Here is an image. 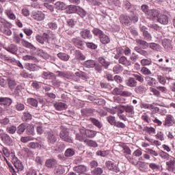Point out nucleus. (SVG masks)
I'll return each instance as SVG.
<instances>
[{"mask_svg": "<svg viewBox=\"0 0 175 175\" xmlns=\"http://www.w3.org/2000/svg\"><path fill=\"white\" fill-rule=\"evenodd\" d=\"M95 65H96V63H95V61L94 60H87L83 63V66H85V68H94Z\"/></svg>", "mask_w": 175, "mask_h": 175, "instance_id": "72a5a7b5", "label": "nucleus"}, {"mask_svg": "<svg viewBox=\"0 0 175 175\" xmlns=\"http://www.w3.org/2000/svg\"><path fill=\"white\" fill-rule=\"evenodd\" d=\"M106 167L109 170H112V172H115V173H118L120 172V169H118V167L117 166V164L113 161H107L106 162Z\"/></svg>", "mask_w": 175, "mask_h": 175, "instance_id": "1a4fd4ad", "label": "nucleus"}, {"mask_svg": "<svg viewBox=\"0 0 175 175\" xmlns=\"http://www.w3.org/2000/svg\"><path fill=\"white\" fill-rule=\"evenodd\" d=\"M55 163H57V162L55 161V159H50L46 160V166L47 167H54V166H55Z\"/></svg>", "mask_w": 175, "mask_h": 175, "instance_id": "c03bdc74", "label": "nucleus"}, {"mask_svg": "<svg viewBox=\"0 0 175 175\" xmlns=\"http://www.w3.org/2000/svg\"><path fill=\"white\" fill-rule=\"evenodd\" d=\"M103 173V170H102V168L100 167L96 168L92 171L93 175H100Z\"/></svg>", "mask_w": 175, "mask_h": 175, "instance_id": "774afa93", "label": "nucleus"}, {"mask_svg": "<svg viewBox=\"0 0 175 175\" xmlns=\"http://www.w3.org/2000/svg\"><path fill=\"white\" fill-rule=\"evenodd\" d=\"M8 83L9 88L11 90H14V88H16V85H17V83H16V81L12 79H8Z\"/></svg>", "mask_w": 175, "mask_h": 175, "instance_id": "79ce46f5", "label": "nucleus"}, {"mask_svg": "<svg viewBox=\"0 0 175 175\" xmlns=\"http://www.w3.org/2000/svg\"><path fill=\"white\" fill-rule=\"evenodd\" d=\"M122 91H124V86L120 85L119 88H116L113 90L112 94L113 95H121Z\"/></svg>", "mask_w": 175, "mask_h": 175, "instance_id": "c85d7f7f", "label": "nucleus"}, {"mask_svg": "<svg viewBox=\"0 0 175 175\" xmlns=\"http://www.w3.org/2000/svg\"><path fill=\"white\" fill-rule=\"evenodd\" d=\"M84 143L86 146H88V147H93L94 148L98 147V143L94 140L86 139L84 140Z\"/></svg>", "mask_w": 175, "mask_h": 175, "instance_id": "393cba45", "label": "nucleus"}, {"mask_svg": "<svg viewBox=\"0 0 175 175\" xmlns=\"http://www.w3.org/2000/svg\"><path fill=\"white\" fill-rule=\"evenodd\" d=\"M38 55H40V57H42L44 59H49V58H51L50 55H49L47 53L43 51L42 50H40L38 51Z\"/></svg>", "mask_w": 175, "mask_h": 175, "instance_id": "49530a36", "label": "nucleus"}, {"mask_svg": "<svg viewBox=\"0 0 175 175\" xmlns=\"http://www.w3.org/2000/svg\"><path fill=\"white\" fill-rule=\"evenodd\" d=\"M98 61H99L100 64H101V65H103V66H104V68H109V65H110V64L109 63V62L106 61V59L105 58L99 57Z\"/></svg>", "mask_w": 175, "mask_h": 175, "instance_id": "a18cd8bd", "label": "nucleus"}, {"mask_svg": "<svg viewBox=\"0 0 175 175\" xmlns=\"http://www.w3.org/2000/svg\"><path fill=\"white\" fill-rule=\"evenodd\" d=\"M169 16L163 14H159L157 18L158 23L162 24L163 25H167V24H169Z\"/></svg>", "mask_w": 175, "mask_h": 175, "instance_id": "20e7f679", "label": "nucleus"}, {"mask_svg": "<svg viewBox=\"0 0 175 175\" xmlns=\"http://www.w3.org/2000/svg\"><path fill=\"white\" fill-rule=\"evenodd\" d=\"M65 149V145L62 142H58L56 145L55 151H58V152H61L64 151Z\"/></svg>", "mask_w": 175, "mask_h": 175, "instance_id": "de8ad7c7", "label": "nucleus"}, {"mask_svg": "<svg viewBox=\"0 0 175 175\" xmlns=\"http://www.w3.org/2000/svg\"><path fill=\"white\" fill-rule=\"evenodd\" d=\"M5 50H7V51H9V53H12V54H14V53L17 51V46L12 44L8 47L5 48Z\"/></svg>", "mask_w": 175, "mask_h": 175, "instance_id": "58836bf2", "label": "nucleus"}, {"mask_svg": "<svg viewBox=\"0 0 175 175\" xmlns=\"http://www.w3.org/2000/svg\"><path fill=\"white\" fill-rule=\"evenodd\" d=\"M23 59H24V61H34L35 62H36V61H38L36 57H35L32 55H28L23 56Z\"/></svg>", "mask_w": 175, "mask_h": 175, "instance_id": "13d9d810", "label": "nucleus"}, {"mask_svg": "<svg viewBox=\"0 0 175 175\" xmlns=\"http://www.w3.org/2000/svg\"><path fill=\"white\" fill-rule=\"evenodd\" d=\"M122 71V66H121L120 65H116L113 68V72L116 75L118 73H121Z\"/></svg>", "mask_w": 175, "mask_h": 175, "instance_id": "680f3d73", "label": "nucleus"}, {"mask_svg": "<svg viewBox=\"0 0 175 175\" xmlns=\"http://www.w3.org/2000/svg\"><path fill=\"white\" fill-rule=\"evenodd\" d=\"M14 166L18 170V172H21V170H24V165H23V163L20 161V160L16 159L14 161Z\"/></svg>", "mask_w": 175, "mask_h": 175, "instance_id": "6ab92c4d", "label": "nucleus"}, {"mask_svg": "<svg viewBox=\"0 0 175 175\" xmlns=\"http://www.w3.org/2000/svg\"><path fill=\"white\" fill-rule=\"evenodd\" d=\"M92 33L96 36H99V38H100L102 36V35H103V31H102L100 29H99L98 28L93 29Z\"/></svg>", "mask_w": 175, "mask_h": 175, "instance_id": "0e129e2a", "label": "nucleus"}, {"mask_svg": "<svg viewBox=\"0 0 175 175\" xmlns=\"http://www.w3.org/2000/svg\"><path fill=\"white\" fill-rule=\"evenodd\" d=\"M25 69L27 70H30V72H35L36 70H39V66L36 64H32L29 63H27L25 66Z\"/></svg>", "mask_w": 175, "mask_h": 175, "instance_id": "a211bd4d", "label": "nucleus"}, {"mask_svg": "<svg viewBox=\"0 0 175 175\" xmlns=\"http://www.w3.org/2000/svg\"><path fill=\"white\" fill-rule=\"evenodd\" d=\"M136 42L139 44H141V46H142L143 49H148L150 46V44H148L147 42H146L144 40H142L140 39H137Z\"/></svg>", "mask_w": 175, "mask_h": 175, "instance_id": "37998d69", "label": "nucleus"}, {"mask_svg": "<svg viewBox=\"0 0 175 175\" xmlns=\"http://www.w3.org/2000/svg\"><path fill=\"white\" fill-rule=\"evenodd\" d=\"M5 14L10 18V20H16V15L14 14V12H13V10H12L11 8H8L5 10Z\"/></svg>", "mask_w": 175, "mask_h": 175, "instance_id": "b1692460", "label": "nucleus"}, {"mask_svg": "<svg viewBox=\"0 0 175 175\" xmlns=\"http://www.w3.org/2000/svg\"><path fill=\"white\" fill-rule=\"evenodd\" d=\"M119 62L122 64V65H124L125 66H130L131 65V62H128L125 56L121 57L119 59Z\"/></svg>", "mask_w": 175, "mask_h": 175, "instance_id": "4c0bfd02", "label": "nucleus"}, {"mask_svg": "<svg viewBox=\"0 0 175 175\" xmlns=\"http://www.w3.org/2000/svg\"><path fill=\"white\" fill-rule=\"evenodd\" d=\"M32 17L34 20H36V21H43L45 16L41 11H36L32 12Z\"/></svg>", "mask_w": 175, "mask_h": 175, "instance_id": "423d86ee", "label": "nucleus"}, {"mask_svg": "<svg viewBox=\"0 0 175 175\" xmlns=\"http://www.w3.org/2000/svg\"><path fill=\"white\" fill-rule=\"evenodd\" d=\"M21 44L24 47H27V49H31V50H33L35 49V46L31 42H29L28 41L22 39L21 40Z\"/></svg>", "mask_w": 175, "mask_h": 175, "instance_id": "7c9ffc66", "label": "nucleus"}, {"mask_svg": "<svg viewBox=\"0 0 175 175\" xmlns=\"http://www.w3.org/2000/svg\"><path fill=\"white\" fill-rule=\"evenodd\" d=\"M149 47L155 51H159L160 50L159 44L154 42L149 43Z\"/></svg>", "mask_w": 175, "mask_h": 175, "instance_id": "6e6d98bb", "label": "nucleus"}, {"mask_svg": "<svg viewBox=\"0 0 175 175\" xmlns=\"http://www.w3.org/2000/svg\"><path fill=\"white\" fill-rule=\"evenodd\" d=\"M146 16L148 18H150V20H155L157 17L158 18L159 16V11L155 9L150 10L146 14Z\"/></svg>", "mask_w": 175, "mask_h": 175, "instance_id": "39448f33", "label": "nucleus"}, {"mask_svg": "<svg viewBox=\"0 0 175 175\" xmlns=\"http://www.w3.org/2000/svg\"><path fill=\"white\" fill-rule=\"evenodd\" d=\"M141 109H147L148 110H150L152 109V104H147L146 103H140Z\"/></svg>", "mask_w": 175, "mask_h": 175, "instance_id": "052dcab7", "label": "nucleus"}, {"mask_svg": "<svg viewBox=\"0 0 175 175\" xmlns=\"http://www.w3.org/2000/svg\"><path fill=\"white\" fill-rule=\"evenodd\" d=\"M170 159V161L166 162L167 170H169V172H175V159L172 157Z\"/></svg>", "mask_w": 175, "mask_h": 175, "instance_id": "9d476101", "label": "nucleus"}, {"mask_svg": "<svg viewBox=\"0 0 175 175\" xmlns=\"http://www.w3.org/2000/svg\"><path fill=\"white\" fill-rule=\"evenodd\" d=\"M12 98L8 97H1L0 98V105L1 106H10L12 105Z\"/></svg>", "mask_w": 175, "mask_h": 175, "instance_id": "4468645a", "label": "nucleus"}, {"mask_svg": "<svg viewBox=\"0 0 175 175\" xmlns=\"http://www.w3.org/2000/svg\"><path fill=\"white\" fill-rule=\"evenodd\" d=\"M120 109L121 108H120V107L116 106L112 108H107V111H108V113H110V114H116V113L118 114V111H120Z\"/></svg>", "mask_w": 175, "mask_h": 175, "instance_id": "c9c22d12", "label": "nucleus"}, {"mask_svg": "<svg viewBox=\"0 0 175 175\" xmlns=\"http://www.w3.org/2000/svg\"><path fill=\"white\" fill-rule=\"evenodd\" d=\"M55 8L57 9V10H66V9H68L66 4L62 1L56 2L55 3Z\"/></svg>", "mask_w": 175, "mask_h": 175, "instance_id": "f3484780", "label": "nucleus"}, {"mask_svg": "<svg viewBox=\"0 0 175 175\" xmlns=\"http://www.w3.org/2000/svg\"><path fill=\"white\" fill-rule=\"evenodd\" d=\"M118 117L120 118V120H122V121H128L126 116L124 114V110H122V109L118 111Z\"/></svg>", "mask_w": 175, "mask_h": 175, "instance_id": "f704fd0d", "label": "nucleus"}, {"mask_svg": "<svg viewBox=\"0 0 175 175\" xmlns=\"http://www.w3.org/2000/svg\"><path fill=\"white\" fill-rule=\"evenodd\" d=\"M122 108L129 117H133V116H135V108L133 107V105H123Z\"/></svg>", "mask_w": 175, "mask_h": 175, "instance_id": "6e6552de", "label": "nucleus"}, {"mask_svg": "<svg viewBox=\"0 0 175 175\" xmlns=\"http://www.w3.org/2000/svg\"><path fill=\"white\" fill-rule=\"evenodd\" d=\"M27 134L31 135V136H35V127L32 124H27Z\"/></svg>", "mask_w": 175, "mask_h": 175, "instance_id": "a878e982", "label": "nucleus"}, {"mask_svg": "<svg viewBox=\"0 0 175 175\" xmlns=\"http://www.w3.org/2000/svg\"><path fill=\"white\" fill-rule=\"evenodd\" d=\"M126 85L128 87H131V88L133 87H136L137 85V81L134 78L130 77L125 81Z\"/></svg>", "mask_w": 175, "mask_h": 175, "instance_id": "2eb2a0df", "label": "nucleus"}, {"mask_svg": "<svg viewBox=\"0 0 175 175\" xmlns=\"http://www.w3.org/2000/svg\"><path fill=\"white\" fill-rule=\"evenodd\" d=\"M159 155L160 157H161L162 159H166L167 161H169V159H171V158H173V157H172L170 154H169V153H167L163 150H161L159 152Z\"/></svg>", "mask_w": 175, "mask_h": 175, "instance_id": "4be33fe9", "label": "nucleus"}, {"mask_svg": "<svg viewBox=\"0 0 175 175\" xmlns=\"http://www.w3.org/2000/svg\"><path fill=\"white\" fill-rule=\"evenodd\" d=\"M49 29H52V31H55L58 28V25L54 22H50L47 24Z\"/></svg>", "mask_w": 175, "mask_h": 175, "instance_id": "e2e57ef3", "label": "nucleus"}, {"mask_svg": "<svg viewBox=\"0 0 175 175\" xmlns=\"http://www.w3.org/2000/svg\"><path fill=\"white\" fill-rule=\"evenodd\" d=\"M47 142L49 144H54L57 142V136H55V134H54V132L53 131H49L47 132Z\"/></svg>", "mask_w": 175, "mask_h": 175, "instance_id": "0eeeda50", "label": "nucleus"}, {"mask_svg": "<svg viewBox=\"0 0 175 175\" xmlns=\"http://www.w3.org/2000/svg\"><path fill=\"white\" fill-rule=\"evenodd\" d=\"M40 146V144H39V143H38V142H29L27 144V147L29 148H32L33 150L39 148Z\"/></svg>", "mask_w": 175, "mask_h": 175, "instance_id": "864d4df0", "label": "nucleus"}, {"mask_svg": "<svg viewBox=\"0 0 175 175\" xmlns=\"http://www.w3.org/2000/svg\"><path fill=\"white\" fill-rule=\"evenodd\" d=\"M81 36L83 39H92V35H91V32L88 29H84L82 31H81Z\"/></svg>", "mask_w": 175, "mask_h": 175, "instance_id": "412c9836", "label": "nucleus"}, {"mask_svg": "<svg viewBox=\"0 0 175 175\" xmlns=\"http://www.w3.org/2000/svg\"><path fill=\"white\" fill-rule=\"evenodd\" d=\"M22 118L23 121H28L29 120H32V115L28 112H25Z\"/></svg>", "mask_w": 175, "mask_h": 175, "instance_id": "338daca9", "label": "nucleus"}, {"mask_svg": "<svg viewBox=\"0 0 175 175\" xmlns=\"http://www.w3.org/2000/svg\"><path fill=\"white\" fill-rule=\"evenodd\" d=\"M73 170L74 172H76V173H79V174H81L87 172V167H85V165H77L74 167Z\"/></svg>", "mask_w": 175, "mask_h": 175, "instance_id": "dca6fc26", "label": "nucleus"}, {"mask_svg": "<svg viewBox=\"0 0 175 175\" xmlns=\"http://www.w3.org/2000/svg\"><path fill=\"white\" fill-rule=\"evenodd\" d=\"M0 58L5 61H8V62H14V58L6 56L5 55H3V53H0Z\"/></svg>", "mask_w": 175, "mask_h": 175, "instance_id": "8fccbe9b", "label": "nucleus"}, {"mask_svg": "<svg viewBox=\"0 0 175 175\" xmlns=\"http://www.w3.org/2000/svg\"><path fill=\"white\" fill-rule=\"evenodd\" d=\"M55 110H57L59 111H61L62 110H65L66 109H68V105L64 103H62V102H57V103H55L54 105H53Z\"/></svg>", "mask_w": 175, "mask_h": 175, "instance_id": "9b49d317", "label": "nucleus"}, {"mask_svg": "<svg viewBox=\"0 0 175 175\" xmlns=\"http://www.w3.org/2000/svg\"><path fill=\"white\" fill-rule=\"evenodd\" d=\"M79 131L81 132V133H85V136L87 137H89L90 139H92L93 137H95V136H96V131H95L82 128L79 129Z\"/></svg>", "mask_w": 175, "mask_h": 175, "instance_id": "7ed1b4c3", "label": "nucleus"}, {"mask_svg": "<svg viewBox=\"0 0 175 175\" xmlns=\"http://www.w3.org/2000/svg\"><path fill=\"white\" fill-rule=\"evenodd\" d=\"M151 64H152V61H151V59H142L141 60V65L142 66H149V65H151Z\"/></svg>", "mask_w": 175, "mask_h": 175, "instance_id": "603ef678", "label": "nucleus"}, {"mask_svg": "<svg viewBox=\"0 0 175 175\" xmlns=\"http://www.w3.org/2000/svg\"><path fill=\"white\" fill-rule=\"evenodd\" d=\"M17 131V127L14 125L8 126L6 127V131L8 133H10V135H14L16 133V131Z\"/></svg>", "mask_w": 175, "mask_h": 175, "instance_id": "2f4dec72", "label": "nucleus"}, {"mask_svg": "<svg viewBox=\"0 0 175 175\" xmlns=\"http://www.w3.org/2000/svg\"><path fill=\"white\" fill-rule=\"evenodd\" d=\"M140 29L142 31V32H143V35L144 37V39L146 40H151V39H152V37L151 36V34H150V33H148V31H147V28L146 27V26H140Z\"/></svg>", "mask_w": 175, "mask_h": 175, "instance_id": "f8f14e48", "label": "nucleus"}, {"mask_svg": "<svg viewBox=\"0 0 175 175\" xmlns=\"http://www.w3.org/2000/svg\"><path fill=\"white\" fill-rule=\"evenodd\" d=\"M1 139L3 142L8 146H12V144H13V139H12V137H10V136L6 133H3L1 135Z\"/></svg>", "mask_w": 175, "mask_h": 175, "instance_id": "ddd939ff", "label": "nucleus"}, {"mask_svg": "<svg viewBox=\"0 0 175 175\" xmlns=\"http://www.w3.org/2000/svg\"><path fill=\"white\" fill-rule=\"evenodd\" d=\"M27 103L30 106H33V107H38V100L33 98H29L27 99Z\"/></svg>", "mask_w": 175, "mask_h": 175, "instance_id": "e433bc0d", "label": "nucleus"}, {"mask_svg": "<svg viewBox=\"0 0 175 175\" xmlns=\"http://www.w3.org/2000/svg\"><path fill=\"white\" fill-rule=\"evenodd\" d=\"M119 20L122 24H129L131 23V18L125 14L120 15Z\"/></svg>", "mask_w": 175, "mask_h": 175, "instance_id": "aec40b11", "label": "nucleus"}, {"mask_svg": "<svg viewBox=\"0 0 175 175\" xmlns=\"http://www.w3.org/2000/svg\"><path fill=\"white\" fill-rule=\"evenodd\" d=\"M55 174L56 175H64L65 174V167L62 165H59L55 168Z\"/></svg>", "mask_w": 175, "mask_h": 175, "instance_id": "cd10ccee", "label": "nucleus"}, {"mask_svg": "<svg viewBox=\"0 0 175 175\" xmlns=\"http://www.w3.org/2000/svg\"><path fill=\"white\" fill-rule=\"evenodd\" d=\"M135 90L137 94H144V92L147 91V89L145 88L144 85H139L137 87Z\"/></svg>", "mask_w": 175, "mask_h": 175, "instance_id": "3c124183", "label": "nucleus"}, {"mask_svg": "<svg viewBox=\"0 0 175 175\" xmlns=\"http://www.w3.org/2000/svg\"><path fill=\"white\" fill-rule=\"evenodd\" d=\"M35 138L31 136L22 137L21 138V142L22 143H28V142H32Z\"/></svg>", "mask_w": 175, "mask_h": 175, "instance_id": "5fc2aeb1", "label": "nucleus"}, {"mask_svg": "<svg viewBox=\"0 0 175 175\" xmlns=\"http://www.w3.org/2000/svg\"><path fill=\"white\" fill-rule=\"evenodd\" d=\"M175 124V119L173 115L167 114L163 123L164 126H173Z\"/></svg>", "mask_w": 175, "mask_h": 175, "instance_id": "f03ea898", "label": "nucleus"}, {"mask_svg": "<svg viewBox=\"0 0 175 175\" xmlns=\"http://www.w3.org/2000/svg\"><path fill=\"white\" fill-rule=\"evenodd\" d=\"M75 154V151L74 149L68 148L65 151L64 155L65 157H73Z\"/></svg>", "mask_w": 175, "mask_h": 175, "instance_id": "09e8293b", "label": "nucleus"}, {"mask_svg": "<svg viewBox=\"0 0 175 175\" xmlns=\"http://www.w3.org/2000/svg\"><path fill=\"white\" fill-rule=\"evenodd\" d=\"M84 135L85 133H81V132L79 131V133H77L75 135L76 140H79V142H84Z\"/></svg>", "mask_w": 175, "mask_h": 175, "instance_id": "bf43d9fd", "label": "nucleus"}, {"mask_svg": "<svg viewBox=\"0 0 175 175\" xmlns=\"http://www.w3.org/2000/svg\"><path fill=\"white\" fill-rule=\"evenodd\" d=\"M51 77H54V73L50 72H43L42 75V78L45 79V80H48L49 79H51Z\"/></svg>", "mask_w": 175, "mask_h": 175, "instance_id": "ea45409f", "label": "nucleus"}, {"mask_svg": "<svg viewBox=\"0 0 175 175\" xmlns=\"http://www.w3.org/2000/svg\"><path fill=\"white\" fill-rule=\"evenodd\" d=\"M25 129H27V124L22 123L17 127L16 132L18 135H23L25 131Z\"/></svg>", "mask_w": 175, "mask_h": 175, "instance_id": "5701e85b", "label": "nucleus"}, {"mask_svg": "<svg viewBox=\"0 0 175 175\" xmlns=\"http://www.w3.org/2000/svg\"><path fill=\"white\" fill-rule=\"evenodd\" d=\"M57 57H58V58H59L62 61H69V58H70L69 55H68L65 53H59L57 54Z\"/></svg>", "mask_w": 175, "mask_h": 175, "instance_id": "473e14b6", "label": "nucleus"}, {"mask_svg": "<svg viewBox=\"0 0 175 175\" xmlns=\"http://www.w3.org/2000/svg\"><path fill=\"white\" fill-rule=\"evenodd\" d=\"M141 73L144 76H148L150 75H152V72H151V70H150V69H148V68L146 66L142 67Z\"/></svg>", "mask_w": 175, "mask_h": 175, "instance_id": "a19ab883", "label": "nucleus"}, {"mask_svg": "<svg viewBox=\"0 0 175 175\" xmlns=\"http://www.w3.org/2000/svg\"><path fill=\"white\" fill-rule=\"evenodd\" d=\"M107 120L111 125H116V117L113 116H109L107 117Z\"/></svg>", "mask_w": 175, "mask_h": 175, "instance_id": "69168bd1", "label": "nucleus"}, {"mask_svg": "<svg viewBox=\"0 0 175 175\" xmlns=\"http://www.w3.org/2000/svg\"><path fill=\"white\" fill-rule=\"evenodd\" d=\"M59 137L64 142H66L67 143H73V139L69 135V132L66 130H62L59 133Z\"/></svg>", "mask_w": 175, "mask_h": 175, "instance_id": "f257e3e1", "label": "nucleus"}, {"mask_svg": "<svg viewBox=\"0 0 175 175\" xmlns=\"http://www.w3.org/2000/svg\"><path fill=\"white\" fill-rule=\"evenodd\" d=\"M90 121L95 125V126H97V128H102V124H100V122L99 120L94 118H90Z\"/></svg>", "mask_w": 175, "mask_h": 175, "instance_id": "4d7b16f0", "label": "nucleus"}, {"mask_svg": "<svg viewBox=\"0 0 175 175\" xmlns=\"http://www.w3.org/2000/svg\"><path fill=\"white\" fill-rule=\"evenodd\" d=\"M145 80L147 82L148 85H150V87H154V84H157V79L152 77H145Z\"/></svg>", "mask_w": 175, "mask_h": 175, "instance_id": "bb28decb", "label": "nucleus"}, {"mask_svg": "<svg viewBox=\"0 0 175 175\" xmlns=\"http://www.w3.org/2000/svg\"><path fill=\"white\" fill-rule=\"evenodd\" d=\"M100 40L103 44H107V43H110V38L103 33L100 37Z\"/></svg>", "mask_w": 175, "mask_h": 175, "instance_id": "c756f323", "label": "nucleus"}]
</instances>
